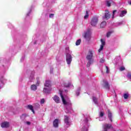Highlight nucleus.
Returning a JSON list of instances; mask_svg holds the SVG:
<instances>
[{"mask_svg":"<svg viewBox=\"0 0 131 131\" xmlns=\"http://www.w3.org/2000/svg\"><path fill=\"white\" fill-rule=\"evenodd\" d=\"M61 100L63 105H64L66 107V113H69L72 111V104L69 98L67 96H63L62 95V92L60 93Z\"/></svg>","mask_w":131,"mask_h":131,"instance_id":"f257e3e1","label":"nucleus"},{"mask_svg":"<svg viewBox=\"0 0 131 131\" xmlns=\"http://www.w3.org/2000/svg\"><path fill=\"white\" fill-rule=\"evenodd\" d=\"M94 52L92 50L89 51L88 55L86 56V59L88 60L87 63V67H90L93 63H94V59H93Z\"/></svg>","mask_w":131,"mask_h":131,"instance_id":"f03ea898","label":"nucleus"},{"mask_svg":"<svg viewBox=\"0 0 131 131\" xmlns=\"http://www.w3.org/2000/svg\"><path fill=\"white\" fill-rule=\"evenodd\" d=\"M51 81H46L45 83V88L43 90V92L45 94H50V92L52 91V88H51Z\"/></svg>","mask_w":131,"mask_h":131,"instance_id":"7ed1b4c3","label":"nucleus"},{"mask_svg":"<svg viewBox=\"0 0 131 131\" xmlns=\"http://www.w3.org/2000/svg\"><path fill=\"white\" fill-rule=\"evenodd\" d=\"M66 61L68 65H70V64H71V62L72 61V56H71V54L69 53L67 54Z\"/></svg>","mask_w":131,"mask_h":131,"instance_id":"20e7f679","label":"nucleus"},{"mask_svg":"<svg viewBox=\"0 0 131 131\" xmlns=\"http://www.w3.org/2000/svg\"><path fill=\"white\" fill-rule=\"evenodd\" d=\"M97 24H98V17H93L91 21V24L92 26H96Z\"/></svg>","mask_w":131,"mask_h":131,"instance_id":"39448f33","label":"nucleus"},{"mask_svg":"<svg viewBox=\"0 0 131 131\" xmlns=\"http://www.w3.org/2000/svg\"><path fill=\"white\" fill-rule=\"evenodd\" d=\"M100 41L101 42V45L100 46V49L98 50L99 53H101V51H103V49H104V46L106 43V41H105V39H101Z\"/></svg>","mask_w":131,"mask_h":131,"instance_id":"423d86ee","label":"nucleus"},{"mask_svg":"<svg viewBox=\"0 0 131 131\" xmlns=\"http://www.w3.org/2000/svg\"><path fill=\"white\" fill-rule=\"evenodd\" d=\"M88 121H89L88 118L85 119L84 121L85 126H84V127L82 128L81 131H88V129L89 128V124H88Z\"/></svg>","mask_w":131,"mask_h":131,"instance_id":"0eeeda50","label":"nucleus"},{"mask_svg":"<svg viewBox=\"0 0 131 131\" xmlns=\"http://www.w3.org/2000/svg\"><path fill=\"white\" fill-rule=\"evenodd\" d=\"M91 31L88 30L84 34V37L85 38V39H87V40H89V39H91Z\"/></svg>","mask_w":131,"mask_h":131,"instance_id":"6e6552de","label":"nucleus"},{"mask_svg":"<svg viewBox=\"0 0 131 131\" xmlns=\"http://www.w3.org/2000/svg\"><path fill=\"white\" fill-rule=\"evenodd\" d=\"M111 16V14H110V12H109V11L106 10L105 15L104 16H103L102 18L105 20H108Z\"/></svg>","mask_w":131,"mask_h":131,"instance_id":"1a4fd4ad","label":"nucleus"},{"mask_svg":"<svg viewBox=\"0 0 131 131\" xmlns=\"http://www.w3.org/2000/svg\"><path fill=\"white\" fill-rule=\"evenodd\" d=\"M1 126L3 128L9 127V126H10V123H9V122H4L1 123Z\"/></svg>","mask_w":131,"mask_h":131,"instance_id":"9d476101","label":"nucleus"},{"mask_svg":"<svg viewBox=\"0 0 131 131\" xmlns=\"http://www.w3.org/2000/svg\"><path fill=\"white\" fill-rule=\"evenodd\" d=\"M52 98L53 99L54 102H55V103H57V104H59V103H60V98H59L58 96L55 95Z\"/></svg>","mask_w":131,"mask_h":131,"instance_id":"9b49d317","label":"nucleus"},{"mask_svg":"<svg viewBox=\"0 0 131 131\" xmlns=\"http://www.w3.org/2000/svg\"><path fill=\"white\" fill-rule=\"evenodd\" d=\"M104 114H105V113L104 112H100L99 113V121H103L104 120V119L103 118V116H104Z\"/></svg>","mask_w":131,"mask_h":131,"instance_id":"f8f14e48","label":"nucleus"},{"mask_svg":"<svg viewBox=\"0 0 131 131\" xmlns=\"http://www.w3.org/2000/svg\"><path fill=\"white\" fill-rule=\"evenodd\" d=\"M53 126L54 127H58L59 126V120L56 119L53 121Z\"/></svg>","mask_w":131,"mask_h":131,"instance_id":"ddd939ff","label":"nucleus"},{"mask_svg":"<svg viewBox=\"0 0 131 131\" xmlns=\"http://www.w3.org/2000/svg\"><path fill=\"white\" fill-rule=\"evenodd\" d=\"M127 13V11L126 10H123L120 12L119 13V16L120 17H124L125 15H126V13Z\"/></svg>","mask_w":131,"mask_h":131,"instance_id":"4468645a","label":"nucleus"},{"mask_svg":"<svg viewBox=\"0 0 131 131\" xmlns=\"http://www.w3.org/2000/svg\"><path fill=\"white\" fill-rule=\"evenodd\" d=\"M64 123L67 125H69V118L68 116H64Z\"/></svg>","mask_w":131,"mask_h":131,"instance_id":"2eb2a0df","label":"nucleus"},{"mask_svg":"<svg viewBox=\"0 0 131 131\" xmlns=\"http://www.w3.org/2000/svg\"><path fill=\"white\" fill-rule=\"evenodd\" d=\"M103 82L104 83V88L106 89L107 90H109L110 89V86H109V84L107 83L106 81H103Z\"/></svg>","mask_w":131,"mask_h":131,"instance_id":"dca6fc26","label":"nucleus"},{"mask_svg":"<svg viewBox=\"0 0 131 131\" xmlns=\"http://www.w3.org/2000/svg\"><path fill=\"white\" fill-rule=\"evenodd\" d=\"M31 91H36L37 90V86L35 84H32L31 85Z\"/></svg>","mask_w":131,"mask_h":131,"instance_id":"f3484780","label":"nucleus"},{"mask_svg":"<svg viewBox=\"0 0 131 131\" xmlns=\"http://www.w3.org/2000/svg\"><path fill=\"white\" fill-rule=\"evenodd\" d=\"M107 23L106 21H103L102 23H101L100 24V27L101 28H104L106 25Z\"/></svg>","mask_w":131,"mask_h":131,"instance_id":"a211bd4d","label":"nucleus"},{"mask_svg":"<svg viewBox=\"0 0 131 131\" xmlns=\"http://www.w3.org/2000/svg\"><path fill=\"white\" fill-rule=\"evenodd\" d=\"M108 118L110 119L111 121H112V114L110 112V111H108Z\"/></svg>","mask_w":131,"mask_h":131,"instance_id":"6ab92c4d","label":"nucleus"},{"mask_svg":"<svg viewBox=\"0 0 131 131\" xmlns=\"http://www.w3.org/2000/svg\"><path fill=\"white\" fill-rule=\"evenodd\" d=\"M28 109H30V110H31V111L33 112V113L34 114V110H33V106L31 105H28Z\"/></svg>","mask_w":131,"mask_h":131,"instance_id":"aec40b11","label":"nucleus"},{"mask_svg":"<svg viewBox=\"0 0 131 131\" xmlns=\"http://www.w3.org/2000/svg\"><path fill=\"white\" fill-rule=\"evenodd\" d=\"M93 101L94 102V104H96V105L98 104V99H97V98L93 97Z\"/></svg>","mask_w":131,"mask_h":131,"instance_id":"412c9836","label":"nucleus"},{"mask_svg":"<svg viewBox=\"0 0 131 131\" xmlns=\"http://www.w3.org/2000/svg\"><path fill=\"white\" fill-rule=\"evenodd\" d=\"M112 33H113V31H108L106 33V37H110V36L111 35V34H112Z\"/></svg>","mask_w":131,"mask_h":131,"instance_id":"4be33fe9","label":"nucleus"},{"mask_svg":"<svg viewBox=\"0 0 131 131\" xmlns=\"http://www.w3.org/2000/svg\"><path fill=\"white\" fill-rule=\"evenodd\" d=\"M80 42H81V39H78L76 42V46H79L80 45Z\"/></svg>","mask_w":131,"mask_h":131,"instance_id":"5701e85b","label":"nucleus"},{"mask_svg":"<svg viewBox=\"0 0 131 131\" xmlns=\"http://www.w3.org/2000/svg\"><path fill=\"white\" fill-rule=\"evenodd\" d=\"M89 18V12L88 11H86L85 15L84 16V18L88 19Z\"/></svg>","mask_w":131,"mask_h":131,"instance_id":"b1692460","label":"nucleus"},{"mask_svg":"<svg viewBox=\"0 0 131 131\" xmlns=\"http://www.w3.org/2000/svg\"><path fill=\"white\" fill-rule=\"evenodd\" d=\"M123 97L124 99H127L128 98V94L127 93L124 94L123 95Z\"/></svg>","mask_w":131,"mask_h":131,"instance_id":"393cba45","label":"nucleus"},{"mask_svg":"<svg viewBox=\"0 0 131 131\" xmlns=\"http://www.w3.org/2000/svg\"><path fill=\"white\" fill-rule=\"evenodd\" d=\"M79 92H80V88H79L76 92L77 96H79Z\"/></svg>","mask_w":131,"mask_h":131,"instance_id":"a878e982","label":"nucleus"},{"mask_svg":"<svg viewBox=\"0 0 131 131\" xmlns=\"http://www.w3.org/2000/svg\"><path fill=\"white\" fill-rule=\"evenodd\" d=\"M120 71H123V70H125V68L124 67H121L120 68Z\"/></svg>","mask_w":131,"mask_h":131,"instance_id":"bb28decb","label":"nucleus"},{"mask_svg":"<svg viewBox=\"0 0 131 131\" xmlns=\"http://www.w3.org/2000/svg\"><path fill=\"white\" fill-rule=\"evenodd\" d=\"M106 5L107 7H110L111 6V3H110L109 1H107Z\"/></svg>","mask_w":131,"mask_h":131,"instance_id":"cd10ccee","label":"nucleus"},{"mask_svg":"<svg viewBox=\"0 0 131 131\" xmlns=\"http://www.w3.org/2000/svg\"><path fill=\"white\" fill-rule=\"evenodd\" d=\"M127 77L130 79V81H131V74H128L127 75Z\"/></svg>","mask_w":131,"mask_h":131,"instance_id":"c85d7f7f","label":"nucleus"},{"mask_svg":"<svg viewBox=\"0 0 131 131\" xmlns=\"http://www.w3.org/2000/svg\"><path fill=\"white\" fill-rule=\"evenodd\" d=\"M116 12V10H114L113 11V16H112V18L114 19V15H115V12Z\"/></svg>","mask_w":131,"mask_h":131,"instance_id":"c756f323","label":"nucleus"},{"mask_svg":"<svg viewBox=\"0 0 131 131\" xmlns=\"http://www.w3.org/2000/svg\"><path fill=\"white\" fill-rule=\"evenodd\" d=\"M105 62V59H104V58H101L100 60V63H104Z\"/></svg>","mask_w":131,"mask_h":131,"instance_id":"7c9ffc66","label":"nucleus"},{"mask_svg":"<svg viewBox=\"0 0 131 131\" xmlns=\"http://www.w3.org/2000/svg\"><path fill=\"white\" fill-rule=\"evenodd\" d=\"M40 104H43L45 103V99H41L40 102Z\"/></svg>","mask_w":131,"mask_h":131,"instance_id":"2f4dec72","label":"nucleus"},{"mask_svg":"<svg viewBox=\"0 0 131 131\" xmlns=\"http://www.w3.org/2000/svg\"><path fill=\"white\" fill-rule=\"evenodd\" d=\"M39 83H40V81L37 80V82H36V85L37 86H38V85H39Z\"/></svg>","mask_w":131,"mask_h":131,"instance_id":"473e14b6","label":"nucleus"},{"mask_svg":"<svg viewBox=\"0 0 131 131\" xmlns=\"http://www.w3.org/2000/svg\"><path fill=\"white\" fill-rule=\"evenodd\" d=\"M54 14H50L49 15V17L50 18H54Z\"/></svg>","mask_w":131,"mask_h":131,"instance_id":"72a5a7b5","label":"nucleus"},{"mask_svg":"<svg viewBox=\"0 0 131 131\" xmlns=\"http://www.w3.org/2000/svg\"><path fill=\"white\" fill-rule=\"evenodd\" d=\"M105 68L106 69V73H109V68H108L107 66H106Z\"/></svg>","mask_w":131,"mask_h":131,"instance_id":"f704fd0d","label":"nucleus"},{"mask_svg":"<svg viewBox=\"0 0 131 131\" xmlns=\"http://www.w3.org/2000/svg\"><path fill=\"white\" fill-rule=\"evenodd\" d=\"M65 86L66 88H70V86H72V85H71V84H69L68 85H66Z\"/></svg>","mask_w":131,"mask_h":131,"instance_id":"c9c22d12","label":"nucleus"},{"mask_svg":"<svg viewBox=\"0 0 131 131\" xmlns=\"http://www.w3.org/2000/svg\"><path fill=\"white\" fill-rule=\"evenodd\" d=\"M30 79H33V75H32V77H30Z\"/></svg>","mask_w":131,"mask_h":131,"instance_id":"e433bc0d","label":"nucleus"},{"mask_svg":"<svg viewBox=\"0 0 131 131\" xmlns=\"http://www.w3.org/2000/svg\"><path fill=\"white\" fill-rule=\"evenodd\" d=\"M27 124L29 125V124H30V122H27Z\"/></svg>","mask_w":131,"mask_h":131,"instance_id":"4c0bfd02","label":"nucleus"},{"mask_svg":"<svg viewBox=\"0 0 131 131\" xmlns=\"http://www.w3.org/2000/svg\"><path fill=\"white\" fill-rule=\"evenodd\" d=\"M50 73H53V69L50 70Z\"/></svg>","mask_w":131,"mask_h":131,"instance_id":"58836bf2","label":"nucleus"},{"mask_svg":"<svg viewBox=\"0 0 131 131\" xmlns=\"http://www.w3.org/2000/svg\"><path fill=\"white\" fill-rule=\"evenodd\" d=\"M121 24H122V23H119L118 25H121Z\"/></svg>","mask_w":131,"mask_h":131,"instance_id":"ea45409f","label":"nucleus"},{"mask_svg":"<svg viewBox=\"0 0 131 131\" xmlns=\"http://www.w3.org/2000/svg\"><path fill=\"white\" fill-rule=\"evenodd\" d=\"M29 14H30V11L27 14V16H29Z\"/></svg>","mask_w":131,"mask_h":131,"instance_id":"a19ab883","label":"nucleus"},{"mask_svg":"<svg viewBox=\"0 0 131 131\" xmlns=\"http://www.w3.org/2000/svg\"><path fill=\"white\" fill-rule=\"evenodd\" d=\"M128 4H129V5H131V1L128 2Z\"/></svg>","mask_w":131,"mask_h":131,"instance_id":"79ce46f5","label":"nucleus"},{"mask_svg":"<svg viewBox=\"0 0 131 131\" xmlns=\"http://www.w3.org/2000/svg\"><path fill=\"white\" fill-rule=\"evenodd\" d=\"M66 50H67H67H69V48H67L66 49Z\"/></svg>","mask_w":131,"mask_h":131,"instance_id":"37998d69","label":"nucleus"},{"mask_svg":"<svg viewBox=\"0 0 131 131\" xmlns=\"http://www.w3.org/2000/svg\"><path fill=\"white\" fill-rule=\"evenodd\" d=\"M36 43V42H34V44L35 45Z\"/></svg>","mask_w":131,"mask_h":131,"instance_id":"c03bdc74","label":"nucleus"},{"mask_svg":"<svg viewBox=\"0 0 131 131\" xmlns=\"http://www.w3.org/2000/svg\"><path fill=\"white\" fill-rule=\"evenodd\" d=\"M69 53H70V54H71V53H72V52L71 51V52H69Z\"/></svg>","mask_w":131,"mask_h":131,"instance_id":"a18cd8bd","label":"nucleus"}]
</instances>
